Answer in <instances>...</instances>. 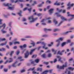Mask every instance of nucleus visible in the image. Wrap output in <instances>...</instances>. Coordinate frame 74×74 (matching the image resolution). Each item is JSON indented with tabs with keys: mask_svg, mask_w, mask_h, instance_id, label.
<instances>
[{
	"mask_svg": "<svg viewBox=\"0 0 74 74\" xmlns=\"http://www.w3.org/2000/svg\"><path fill=\"white\" fill-rule=\"evenodd\" d=\"M59 14V13H55V14L56 15H57V17H61V18L62 20V21H61L60 23H59V24L58 25V22L56 21V20L55 19H54L53 20V22L55 23V25L56 26H57V27L59 26H60V25L61 24L64 22V21H67V19L65 18L64 17L62 16V15L60 14Z\"/></svg>",
	"mask_w": 74,
	"mask_h": 74,
	"instance_id": "obj_1",
	"label": "nucleus"
},
{
	"mask_svg": "<svg viewBox=\"0 0 74 74\" xmlns=\"http://www.w3.org/2000/svg\"><path fill=\"white\" fill-rule=\"evenodd\" d=\"M29 20H32V21H30V23L32 22H34L35 21H36L38 19V18H34L33 16H32L28 18Z\"/></svg>",
	"mask_w": 74,
	"mask_h": 74,
	"instance_id": "obj_2",
	"label": "nucleus"
},
{
	"mask_svg": "<svg viewBox=\"0 0 74 74\" xmlns=\"http://www.w3.org/2000/svg\"><path fill=\"white\" fill-rule=\"evenodd\" d=\"M67 6H69L67 8V10H70V9H71V7H73V6H74V4L72 3V4H71L70 2H69L68 3V4H67Z\"/></svg>",
	"mask_w": 74,
	"mask_h": 74,
	"instance_id": "obj_3",
	"label": "nucleus"
},
{
	"mask_svg": "<svg viewBox=\"0 0 74 74\" xmlns=\"http://www.w3.org/2000/svg\"><path fill=\"white\" fill-rule=\"evenodd\" d=\"M29 51L27 50L24 53V58L26 59L27 58L29 57Z\"/></svg>",
	"mask_w": 74,
	"mask_h": 74,
	"instance_id": "obj_4",
	"label": "nucleus"
},
{
	"mask_svg": "<svg viewBox=\"0 0 74 74\" xmlns=\"http://www.w3.org/2000/svg\"><path fill=\"white\" fill-rule=\"evenodd\" d=\"M8 9L10 10H14V5L10 4L9 6L8 7Z\"/></svg>",
	"mask_w": 74,
	"mask_h": 74,
	"instance_id": "obj_5",
	"label": "nucleus"
},
{
	"mask_svg": "<svg viewBox=\"0 0 74 74\" xmlns=\"http://www.w3.org/2000/svg\"><path fill=\"white\" fill-rule=\"evenodd\" d=\"M19 47L21 48V49H22V51H23V48H26L27 47V45L26 44H24L23 46L21 45L20 46H19Z\"/></svg>",
	"mask_w": 74,
	"mask_h": 74,
	"instance_id": "obj_6",
	"label": "nucleus"
},
{
	"mask_svg": "<svg viewBox=\"0 0 74 74\" xmlns=\"http://www.w3.org/2000/svg\"><path fill=\"white\" fill-rule=\"evenodd\" d=\"M57 58H58V62H60L62 63L63 62V60H62V58H61V57L60 56H57Z\"/></svg>",
	"mask_w": 74,
	"mask_h": 74,
	"instance_id": "obj_7",
	"label": "nucleus"
},
{
	"mask_svg": "<svg viewBox=\"0 0 74 74\" xmlns=\"http://www.w3.org/2000/svg\"><path fill=\"white\" fill-rule=\"evenodd\" d=\"M42 44L44 45V46L42 47V48L43 49H47L48 48V47H45V46L46 45V43H44V42H43L42 43Z\"/></svg>",
	"mask_w": 74,
	"mask_h": 74,
	"instance_id": "obj_8",
	"label": "nucleus"
},
{
	"mask_svg": "<svg viewBox=\"0 0 74 74\" xmlns=\"http://www.w3.org/2000/svg\"><path fill=\"white\" fill-rule=\"evenodd\" d=\"M57 55H61V56H62L63 55V53L61 52V50H60L58 51Z\"/></svg>",
	"mask_w": 74,
	"mask_h": 74,
	"instance_id": "obj_9",
	"label": "nucleus"
},
{
	"mask_svg": "<svg viewBox=\"0 0 74 74\" xmlns=\"http://www.w3.org/2000/svg\"><path fill=\"white\" fill-rule=\"evenodd\" d=\"M64 39V38H60L58 40H57L56 42H60V41H62L63 39Z\"/></svg>",
	"mask_w": 74,
	"mask_h": 74,
	"instance_id": "obj_10",
	"label": "nucleus"
},
{
	"mask_svg": "<svg viewBox=\"0 0 74 74\" xmlns=\"http://www.w3.org/2000/svg\"><path fill=\"white\" fill-rule=\"evenodd\" d=\"M6 26V25L5 24V23H4L2 25L0 26V29H1L3 27V29H5Z\"/></svg>",
	"mask_w": 74,
	"mask_h": 74,
	"instance_id": "obj_11",
	"label": "nucleus"
},
{
	"mask_svg": "<svg viewBox=\"0 0 74 74\" xmlns=\"http://www.w3.org/2000/svg\"><path fill=\"white\" fill-rule=\"evenodd\" d=\"M53 10H54V9H51L49 10L50 15H52V14L53 13Z\"/></svg>",
	"mask_w": 74,
	"mask_h": 74,
	"instance_id": "obj_12",
	"label": "nucleus"
},
{
	"mask_svg": "<svg viewBox=\"0 0 74 74\" xmlns=\"http://www.w3.org/2000/svg\"><path fill=\"white\" fill-rule=\"evenodd\" d=\"M18 63V61H16V62H15V63H14L12 64V67H16V65L15 64L16 63Z\"/></svg>",
	"mask_w": 74,
	"mask_h": 74,
	"instance_id": "obj_13",
	"label": "nucleus"
},
{
	"mask_svg": "<svg viewBox=\"0 0 74 74\" xmlns=\"http://www.w3.org/2000/svg\"><path fill=\"white\" fill-rule=\"evenodd\" d=\"M36 49H34L31 50L30 51L29 53L30 55H32L33 54V52H34V51H35Z\"/></svg>",
	"mask_w": 74,
	"mask_h": 74,
	"instance_id": "obj_14",
	"label": "nucleus"
},
{
	"mask_svg": "<svg viewBox=\"0 0 74 74\" xmlns=\"http://www.w3.org/2000/svg\"><path fill=\"white\" fill-rule=\"evenodd\" d=\"M57 69H64V68H63V66H60L59 65H57Z\"/></svg>",
	"mask_w": 74,
	"mask_h": 74,
	"instance_id": "obj_15",
	"label": "nucleus"
},
{
	"mask_svg": "<svg viewBox=\"0 0 74 74\" xmlns=\"http://www.w3.org/2000/svg\"><path fill=\"white\" fill-rule=\"evenodd\" d=\"M54 5H57L58 6L59 5H60V2H59V3H58V1H56V2L54 3Z\"/></svg>",
	"mask_w": 74,
	"mask_h": 74,
	"instance_id": "obj_16",
	"label": "nucleus"
},
{
	"mask_svg": "<svg viewBox=\"0 0 74 74\" xmlns=\"http://www.w3.org/2000/svg\"><path fill=\"white\" fill-rule=\"evenodd\" d=\"M63 68H64V67H66L67 66V62H66L65 63V65L64 64H63L62 65Z\"/></svg>",
	"mask_w": 74,
	"mask_h": 74,
	"instance_id": "obj_17",
	"label": "nucleus"
},
{
	"mask_svg": "<svg viewBox=\"0 0 74 74\" xmlns=\"http://www.w3.org/2000/svg\"><path fill=\"white\" fill-rule=\"evenodd\" d=\"M22 57H21V56H20V57H18V59H19L20 60V62H22V61H23L24 60V59H22Z\"/></svg>",
	"mask_w": 74,
	"mask_h": 74,
	"instance_id": "obj_18",
	"label": "nucleus"
},
{
	"mask_svg": "<svg viewBox=\"0 0 74 74\" xmlns=\"http://www.w3.org/2000/svg\"><path fill=\"white\" fill-rule=\"evenodd\" d=\"M22 11L21 10H20V12L18 13V14L20 16H22Z\"/></svg>",
	"mask_w": 74,
	"mask_h": 74,
	"instance_id": "obj_19",
	"label": "nucleus"
},
{
	"mask_svg": "<svg viewBox=\"0 0 74 74\" xmlns=\"http://www.w3.org/2000/svg\"><path fill=\"white\" fill-rule=\"evenodd\" d=\"M73 32L72 31H67L66 32H65L64 33V34H68L69 33H71Z\"/></svg>",
	"mask_w": 74,
	"mask_h": 74,
	"instance_id": "obj_20",
	"label": "nucleus"
},
{
	"mask_svg": "<svg viewBox=\"0 0 74 74\" xmlns=\"http://www.w3.org/2000/svg\"><path fill=\"white\" fill-rule=\"evenodd\" d=\"M44 4V2H42V3L38 5V7H41L42 6V4Z\"/></svg>",
	"mask_w": 74,
	"mask_h": 74,
	"instance_id": "obj_21",
	"label": "nucleus"
},
{
	"mask_svg": "<svg viewBox=\"0 0 74 74\" xmlns=\"http://www.w3.org/2000/svg\"><path fill=\"white\" fill-rule=\"evenodd\" d=\"M60 29L58 28L54 29H53V31L54 32H56L57 31H59Z\"/></svg>",
	"mask_w": 74,
	"mask_h": 74,
	"instance_id": "obj_22",
	"label": "nucleus"
},
{
	"mask_svg": "<svg viewBox=\"0 0 74 74\" xmlns=\"http://www.w3.org/2000/svg\"><path fill=\"white\" fill-rule=\"evenodd\" d=\"M14 51H11V52L10 53V55L11 56V57H12V55L13 54V53H14Z\"/></svg>",
	"mask_w": 74,
	"mask_h": 74,
	"instance_id": "obj_23",
	"label": "nucleus"
},
{
	"mask_svg": "<svg viewBox=\"0 0 74 74\" xmlns=\"http://www.w3.org/2000/svg\"><path fill=\"white\" fill-rule=\"evenodd\" d=\"M41 56L43 58H46V54L45 53L43 54Z\"/></svg>",
	"mask_w": 74,
	"mask_h": 74,
	"instance_id": "obj_24",
	"label": "nucleus"
},
{
	"mask_svg": "<svg viewBox=\"0 0 74 74\" xmlns=\"http://www.w3.org/2000/svg\"><path fill=\"white\" fill-rule=\"evenodd\" d=\"M66 45V42H63V43H62L61 45V46L62 47H63L64 45Z\"/></svg>",
	"mask_w": 74,
	"mask_h": 74,
	"instance_id": "obj_25",
	"label": "nucleus"
},
{
	"mask_svg": "<svg viewBox=\"0 0 74 74\" xmlns=\"http://www.w3.org/2000/svg\"><path fill=\"white\" fill-rule=\"evenodd\" d=\"M3 5L5 7L8 6L9 7L10 6V4L9 3L4 4Z\"/></svg>",
	"mask_w": 74,
	"mask_h": 74,
	"instance_id": "obj_26",
	"label": "nucleus"
},
{
	"mask_svg": "<svg viewBox=\"0 0 74 74\" xmlns=\"http://www.w3.org/2000/svg\"><path fill=\"white\" fill-rule=\"evenodd\" d=\"M3 16L4 18H8V17L7 15H6L5 14H3Z\"/></svg>",
	"mask_w": 74,
	"mask_h": 74,
	"instance_id": "obj_27",
	"label": "nucleus"
},
{
	"mask_svg": "<svg viewBox=\"0 0 74 74\" xmlns=\"http://www.w3.org/2000/svg\"><path fill=\"white\" fill-rule=\"evenodd\" d=\"M35 69V67H34L33 68H30L28 70V71H33Z\"/></svg>",
	"mask_w": 74,
	"mask_h": 74,
	"instance_id": "obj_28",
	"label": "nucleus"
},
{
	"mask_svg": "<svg viewBox=\"0 0 74 74\" xmlns=\"http://www.w3.org/2000/svg\"><path fill=\"white\" fill-rule=\"evenodd\" d=\"M4 28H3L1 30L2 32V33H3V34H4V33H7V31H4Z\"/></svg>",
	"mask_w": 74,
	"mask_h": 74,
	"instance_id": "obj_29",
	"label": "nucleus"
},
{
	"mask_svg": "<svg viewBox=\"0 0 74 74\" xmlns=\"http://www.w3.org/2000/svg\"><path fill=\"white\" fill-rule=\"evenodd\" d=\"M52 57V54L51 53H49L48 54V57L49 58Z\"/></svg>",
	"mask_w": 74,
	"mask_h": 74,
	"instance_id": "obj_30",
	"label": "nucleus"
},
{
	"mask_svg": "<svg viewBox=\"0 0 74 74\" xmlns=\"http://www.w3.org/2000/svg\"><path fill=\"white\" fill-rule=\"evenodd\" d=\"M47 73H48V71L46 70L43 72L41 74H46Z\"/></svg>",
	"mask_w": 74,
	"mask_h": 74,
	"instance_id": "obj_31",
	"label": "nucleus"
},
{
	"mask_svg": "<svg viewBox=\"0 0 74 74\" xmlns=\"http://www.w3.org/2000/svg\"><path fill=\"white\" fill-rule=\"evenodd\" d=\"M74 17H72L68 19V21L69 22H70L71 21H72L74 19Z\"/></svg>",
	"mask_w": 74,
	"mask_h": 74,
	"instance_id": "obj_32",
	"label": "nucleus"
},
{
	"mask_svg": "<svg viewBox=\"0 0 74 74\" xmlns=\"http://www.w3.org/2000/svg\"><path fill=\"white\" fill-rule=\"evenodd\" d=\"M51 44H49L48 45V46L49 47H51V46H52L53 45V42H51Z\"/></svg>",
	"mask_w": 74,
	"mask_h": 74,
	"instance_id": "obj_33",
	"label": "nucleus"
},
{
	"mask_svg": "<svg viewBox=\"0 0 74 74\" xmlns=\"http://www.w3.org/2000/svg\"><path fill=\"white\" fill-rule=\"evenodd\" d=\"M35 61V62H36V63H38V62H39V59H36Z\"/></svg>",
	"mask_w": 74,
	"mask_h": 74,
	"instance_id": "obj_34",
	"label": "nucleus"
},
{
	"mask_svg": "<svg viewBox=\"0 0 74 74\" xmlns=\"http://www.w3.org/2000/svg\"><path fill=\"white\" fill-rule=\"evenodd\" d=\"M37 70L38 71H42V68H38L37 69Z\"/></svg>",
	"mask_w": 74,
	"mask_h": 74,
	"instance_id": "obj_35",
	"label": "nucleus"
},
{
	"mask_svg": "<svg viewBox=\"0 0 74 74\" xmlns=\"http://www.w3.org/2000/svg\"><path fill=\"white\" fill-rule=\"evenodd\" d=\"M42 37H48V35H43L42 36Z\"/></svg>",
	"mask_w": 74,
	"mask_h": 74,
	"instance_id": "obj_36",
	"label": "nucleus"
},
{
	"mask_svg": "<svg viewBox=\"0 0 74 74\" xmlns=\"http://www.w3.org/2000/svg\"><path fill=\"white\" fill-rule=\"evenodd\" d=\"M45 31H47V30H49V31H52V29H47V28H45Z\"/></svg>",
	"mask_w": 74,
	"mask_h": 74,
	"instance_id": "obj_37",
	"label": "nucleus"
},
{
	"mask_svg": "<svg viewBox=\"0 0 74 74\" xmlns=\"http://www.w3.org/2000/svg\"><path fill=\"white\" fill-rule=\"evenodd\" d=\"M49 3V4H51V1H49V0H48L47 1H46V3Z\"/></svg>",
	"mask_w": 74,
	"mask_h": 74,
	"instance_id": "obj_38",
	"label": "nucleus"
},
{
	"mask_svg": "<svg viewBox=\"0 0 74 74\" xmlns=\"http://www.w3.org/2000/svg\"><path fill=\"white\" fill-rule=\"evenodd\" d=\"M52 69L49 70H46V71H47L48 72H49L50 73H52Z\"/></svg>",
	"mask_w": 74,
	"mask_h": 74,
	"instance_id": "obj_39",
	"label": "nucleus"
},
{
	"mask_svg": "<svg viewBox=\"0 0 74 74\" xmlns=\"http://www.w3.org/2000/svg\"><path fill=\"white\" fill-rule=\"evenodd\" d=\"M42 42H36V44H42Z\"/></svg>",
	"mask_w": 74,
	"mask_h": 74,
	"instance_id": "obj_40",
	"label": "nucleus"
},
{
	"mask_svg": "<svg viewBox=\"0 0 74 74\" xmlns=\"http://www.w3.org/2000/svg\"><path fill=\"white\" fill-rule=\"evenodd\" d=\"M44 64H46L47 65V64H49V62H44Z\"/></svg>",
	"mask_w": 74,
	"mask_h": 74,
	"instance_id": "obj_41",
	"label": "nucleus"
},
{
	"mask_svg": "<svg viewBox=\"0 0 74 74\" xmlns=\"http://www.w3.org/2000/svg\"><path fill=\"white\" fill-rule=\"evenodd\" d=\"M2 51H5V48H2L1 49Z\"/></svg>",
	"mask_w": 74,
	"mask_h": 74,
	"instance_id": "obj_42",
	"label": "nucleus"
},
{
	"mask_svg": "<svg viewBox=\"0 0 74 74\" xmlns=\"http://www.w3.org/2000/svg\"><path fill=\"white\" fill-rule=\"evenodd\" d=\"M26 71L25 70H22L21 71V73H24V72H25Z\"/></svg>",
	"mask_w": 74,
	"mask_h": 74,
	"instance_id": "obj_43",
	"label": "nucleus"
},
{
	"mask_svg": "<svg viewBox=\"0 0 74 74\" xmlns=\"http://www.w3.org/2000/svg\"><path fill=\"white\" fill-rule=\"evenodd\" d=\"M37 57V55H33L32 56V58H36Z\"/></svg>",
	"mask_w": 74,
	"mask_h": 74,
	"instance_id": "obj_44",
	"label": "nucleus"
},
{
	"mask_svg": "<svg viewBox=\"0 0 74 74\" xmlns=\"http://www.w3.org/2000/svg\"><path fill=\"white\" fill-rule=\"evenodd\" d=\"M9 44L10 45V46H11V45H12V44H13V43H12V42H9Z\"/></svg>",
	"mask_w": 74,
	"mask_h": 74,
	"instance_id": "obj_45",
	"label": "nucleus"
},
{
	"mask_svg": "<svg viewBox=\"0 0 74 74\" xmlns=\"http://www.w3.org/2000/svg\"><path fill=\"white\" fill-rule=\"evenodd\" d=\"M2 41H5L6 40V39H5V38H2L1 39Z\"/></svg>",
	"mask_w": 74,
	"mask_h": 74,
	"instance_id": "obj_46",
	"label": "nucleus"
},
{
	"mask_svg": "<svg viewBox=\"0 0 74 74\" xmlns=\"http://www.w3.org/2000/svg\"><path fill=\"white\" fill-rule=\"evenodd\" d=\"M58 43L57 44L56 47H59V45H60V42H58Z\"/></svg>",
	"mask_w": 74,
	"mask_h": 74,
	"instance_id": "obj_47",
	"label": "nucleus"
},
{
	"mask_svg": "<svg viewBox=\"0 0 74 74\" xmlns=\"http://www.w3.org/2000/svg\"><path fill=\"white\" fill-rule=\"evenodd\" d=\"M8 69H4V71L5 72H7L8 71Z\"/></svg>",
	"mask_w": 74,
	"mask_h": 74,
	"instance_id": "obj_48",
	"label": "nucleus"
},
{
	"mask_svg": "<svg viewBox=\"0 0 74 74\" xmlns=\"http://www.w3.org/2000/svg\"><path fill=\"white\" fill-rule=\"evenodd\" d=\"M8 26H9L10 27H11V23L10 22L8 23Z\"/></svg>",
	"mask_w": 74,
	"mask_h": 74,
	"instance_id": "obj_49",
	"label": "nucleus"
},
{
	"mask_svg": "<svg viewBox=\"0 0 74 74\" xmlns=\"http://www.w3.org/2000/svg\"><path fill=\"white\" fill-rule=\"evenodd\" d=\"M20 53V51H17L16 52V54L17 55H19V54Z\"/></svg>",
	"mask_w": 74,
	"mask_h": 74,
	"instance_id": "obj_50",
	"label": "nucleus"
},
{
	"mask_svg": "<svg viewBox=\"0 0 74 74\" xmlns=\"http://www.w3.org/2000/svg\"><path fill=\"white\" fill-rule=\"evenodd\" d=\"M66 12V10H63L62 12L63 13L65 14Z\"/></svg>",
	"mask_w": 74,
	"mask_h": 74,
	"instance_id": "obj_51",
	"label": "nucleus"
},
{
	"mask_svg": "<svg viewBox=\"0 0 74 74\" xmlns=\"http://www.w3.org/2000/svg\"><path fill=\"white\" fill-rule=\"evenodd\" d=\"M22 21L23 22H25V21H26V19L23 18Z\"/></svg>",
	"mask_w": 74,
	"mask_h": 74,
	"instance_id": "obj_52",
	"label": "nucleus"
},
{
	"mask_svg": "<svg viewBox=\"0 0 74 74\" xmlns=\"http://www.w3.org/2000/svg\"><path fill=\"white\" fill-rule=\"evenodd\" d=\"M42 15V14L41 13H39L37 14V16H41Z\"/></svg>",
	"mask_w": 74,
	"mask_h": 74,
	"instance_id": "obj_53",
	"label": "nucleus"
},
{
	"mask_svg": "<svg viewBox=\"0 0 74 74\" xmlns=\"http://www.w3.org/2000/svg\"><path fill=\"white\" fill-rule=\"evenodd\" d=\"M26 50V49H24V50L22 51V54H23L25 52V51Z\"/></svg>",
	"mask_w": 74,
	"mask_h": 74,
	"instance_id": "obj_54",
	"label": "nucleus"
},
{
	"mask_svg": "<svg viewBox=\"0 0 74 74\" xmlns=\"http://www.w3.org/2000/svg\"><path fill=\"white\" fill-rule=\"evenodd\" d=\"M53 35L55 36H58V33H54L53 34Z\"/></svg>",
	"mask_w": 74,
	"mask_h": 74,
	"instance_id": "obj_55",
	"label": "nucleus"
},
{
	"mask_svg": "<svg viewBox=\"0 0 74 74\" xmlns=\"http://www.w3.org/2000/svg\"><path fill=\"white\" fill-rule=\"evenodd\" d=\"M57 59L56 58L54 60V63H56V62L57 61Z\"/></svg>",
	"mask_w": 74,
	"mask_h": 74,
	"instance_id": "obj_56",
	"label": "nucleus"
},
{
	"mask_svg": "<svg viewBox=\"0 0 74 74\" xmlns=\"http://www.w3.org/2000/svg\"><path fill=\"white\" fill-rule=\"evenodd\" d=\"M74 35H72L70 36V38H71V39H73V38H74Z\"/></svg>",
	"mask_w": 74,
	"mask_h": 74,
	"instance_id": "obj_57",
	"label": "nucleus"
},
{
	"mask_svg": "<svg viewBox=\"0 0 74 74\" xmlns=\"http://www.w3.org/2000/svg\"><path fill=\"white\" fill-rule=\"evenodd\" d=\"M67 42L68 43H70L71 42V40H67Z\"/></svg>",
	"mask_w": 74,
	"mask_h": 74,
	"instance_id": "obj_58",
	"label": "nucleus"
},
{
	"mask_svg": "<svg viewBox=\"0 0 74 74\" xmlns=\"http://www.w3.org/2000/svg\"><path fill=\"white\" fill-rule=\"evenodd\" d=\"M69 62H71V61H73V58H71L69 59Z\"/></svg>",
	"mask_w": 74,
	"mask_h": 74,
	"instance_id": "obj_59",
	"label": "nucleus"
},
{
	"mask_svg": "<svg viewBox=\"0 0 74 74\" xmlns=\"http://www.w3.org/2000/svg\"><path fill=\"white\" fill-rule=\"evenodd\" d=\"M33 73H34V74H37V72L35 71H34L33 72Z\"/></svg>",
	"mask_w": 74,
	"mask_h": 74,
	"instance_id": "obj_60",
	"label": "nucleus"
},
{
	"mask_svg": "<svg viewBox=\"0 0 74 74\" xmlns=\"http://www.w3.org/2000/svg\"><path fill=\"white\" fill-rule=\"evenodd\" d=\"M45 40L44 38H41L40 40V41H43V40Z\"/></svg>",
	"mask_w": 74,
	"mask_h": 74,
	"instance_id": "obj_61",
	"label": "nucleus"
},
{
	"mask_svg": "<svg viewBox=\"0 0 74 74\" xmlns=\"http://www.w3.org/2000/svg\"><path fill=\"white\" fill-rule=\"evenodd\" d=\"M14 49H17V46H16L14 47H13Z\"/></svg>",
	"mask_w": 74,
	"mask_h": 74,
	"instance_id": "obj_62",
	"label": "nucleus"
},
{
	"mask_svg": "<svg viewBox=\"0 0 74 74\" xmlns=\"http://www.w3.org/2000/svg\"><path fill=\"white\" fill-rule=\"evenodd\" d=\"M19 1H20V2H25V1L23 0H19Z\"/></svg>",
	"mask_w": 74,
	"mask_h": 74,
	"instance_id": "obj_63",
	"label": "nucleus"
},
{
	"mask_svg": "<svg viewBox=\"0 0 74 74\" xmlns=\"http://www.w3.org/2000/svg\"><path fill=\"white\" fill-rule=\"evenodd\" d=\"M22 41H26V39L25 38H22L21 39Z\"/></svg>",
	"mask_w": 74,
	"mask_h": 74,
	"instance_id": "obj_64",
	"label": "nucleus"
}]
</instances>
